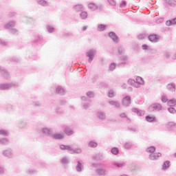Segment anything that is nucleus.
<instances>
[{"label": "nucleus", "instance_id": "f257e3e1", "mask_svg": "<svg viewBox=\"0 0 176 176\" xmlns=\"http://www.w3.org/2000/svg\"><path fill=\"white\" fill-rule=\"evenodd\" d=\"M156 151V148L155 146H150L146 149V152L148 153H151L149 155V159L151 160H157L160 156H162V154L160 153H154V152Z\"/></svg>", "mask_w": 176, "mask_h": 176}, {"label": "nucleus", "instance_id": "f03ea898", "mask_svg": "<svg viewBox=\"0 0 176 176\" xmlns=\"http://www.w3.org/2000/svg\"><path fill=\"white\" fill-rule=\"evenodd\" d=\"M17 86H19V82L1 84L0 85V89L1 90H9L10 89H12V87H17Z\"/></svg>", "mask_w": 176, "mask_h": 176}, {"label": "nucleus", "instance_id": "7ed1b4c3", "mask_svg": "<svg viewBox=\"0 0 176 176\" xmlns=\"http://www.w3.org/2000/svg\"><path fill=\"white\" fill-rule=\"evenodd\" d=\"M162 109H163V106H162V104H160V103H154L148 107V110L151 112L153 111L159 112V111H162Z\"/></svg>", "mask_w": 176, "mask_h": 176}, {"label": "nucleus", "instance_id": "20e7f679", "mask_svg": "<svg viewBox=\"0 0 176 176\" xmlns=\"http://www.w3.org/2000/svg\"><path fill=\"white\" fill-rule=\"evenodd\" d=\"M121 63H118V67H122V65H129V57L127 56H122L120 58Z\"/></svg>", "mask_w": 176, "mask_h": 176}, {"label": "nucleus", "instance_id": "39448f33", "mask_svg": "<svg viewBox=\"0 0 176 176\" xmlns=\"http://www.w3.org/2000/svg\"><path fill=\"white\" fill-rule=\"evenodd\" d=\"M131 104V97L127 96L122 98V104L123 107H129Z\"/></svg>", "mask_w": 176, "mask_h": 176}, {"label": "nucleus", "instance_id": "423d86ee", "mask_svg": "<svg viewBox=\"0 0 176 176\" xmlns=\"http://www.w3.org/2000/svg\"><path fill=\"white\" fill-rule=\"evenodd\" d=\"M3 155L6 157H8V159H12V157H13V156H14V155L13 154V150H12L11 148L4 150L3 151Z\"/></svg>", "mask_w": 176, "mask_h": 176}, {"label": "nucleus", "instance_id": "0eeeda50", "mask_svg": "<svg viewBox=\"0 0 176 176\" xmlns=\"http://www.w3.org/2000/svg\"><path fill=\"white\" fill-rule=\"evenodd\" d=\"M81 100L82 101V104L84 109H87V108H89V104H90V99L87 98L86 96H82Z\"/></svg>", "mask_w": 176, "mask_h": 176}, {"label": "nucleus", "instance_id": "6e6552de", "mask_svg": "<svg viewBox=\"0 0 176 176\" xmlns=\"http://www.w3.org/2000/svg\"><path fill=\"white\" fill-rule=\"evenodd\" d=\"M94 54H96V50H90L86 54L87 57H89L88 61L91 63L94 58Z\"/></svg>", "mask_w": 176, "mask_h": 176}, {"label": "nucleus", "instance_id": "1a4fd4ad", "mask_svg": "<svg viewBox=\"0 0 176 176\" xmlns=\"http://www.w3.org/2000/svg\"><path fill=\"white\" fill-rule=\"evenodd\" d=\"M135 82L138 84V87H136V89H139V87H141V86H144L145 85V81L144 80V78L140 76H137L135 78Z\"/></svg>", "mask_w": 176, "mask_h": 176}, {"label": "nucleus", "instance_id": "9d476101", "mask_svg": "<svg viewBox=\"0 0 176 176\" xmlns=\"http://www.w3.org/2000/svg\"><path fill=\"white\" fill-rule=\"evenodd\" d=\"M15 25H16V21H10L7 23L5 24L4 28L6 30H12V29H13V27H15Z\"/></svg>", "mask_w": 176, "mask_h": 176}, {"label": "nucleus", "instance_id": "9b49d317", "mask_svg": "<svg viewBox=\"0 0 176 176\" xmlns=\"http://www.w3.org/2000/svg\"><path fill=\"white\" fill-rule=\"evenodd\" d=\"M109 105L114 107V108H120V102L118 100H110L109 101Z\"/></svg>", "mask_w": 176, "mask_h": 176}, {"label": "nucleus", "instance_id": "f8f14e48", "mask_svg": "<svg viewBox=\"0 0 176 176\" xmlns=\"http://www.w3.org/2000/svg\"><path fill=\"white\" fill-rule=\"evenodd\" d=\"M109 37L113 41V42H116V43H118L119 42V38L116 35V34L113 32H111L109 33Z\"/></svg>", "mask_w": 176, "mask_h": 176}, {"label": "nucleus", "instance_id": "ddd939ff", "mask_svg": "<svg viewBox=\"0 0 176 176\" xmlns=\"http://www.w3.org/2000/svg\"><path fill=\"white\" fill-rule=\"evenodd\" d=\"M132 111H133L135 113L138 115V116H144L145 115V111L140 110L137 108L132 109Z\"/></svg>", "mask_w": 176, "mask_h": 176}, {"label": "nucleus", "instance_id": "4468645a", "mask_svg": "<svg viewBox=\"0 0 176 176\" xmlns=\"http://www.w3.org/2000/svg\"><path fill=\"white\" fill-rule=\"evenodd\" d=\"M96 116L99 119H100V120H105L107 119V114L103 111H98Z\"/></svg>", "mask_w": 176, "mask_h": 176}, {"label": "nucleus", "instance_id": "2eb2a0df", "mask_svg": "<svg viewBox=\"0 0 176 176\" xmlns=\"http://www.w3.org/2000/svg\"><path fill=\"white\" fill-rule=\"evenodd\" d=\"M69 153L72 155H74L75 153H82V148H74L72 146L71 148H69Z\"/></svg>", "mask_w": 176, "mask_h": 176}, {"label": "nucleus", "instance_id": "dca6fc26", "mask_svg": "<svg viewBox=\"0 0 176 176\" xmlns=\"http://www.w3.org/2000/svg\"><path fill=\"white\" fill-rule=\"evenodd\" d=\"M148 39L151 42H157V41H159V36L156 35V34H151L148 36Z\"/></svg>", "mask_w": 176, "mask_h": 176}, {"label": "nucleus", "instance_id": "f3484780", "mask_svg": "<svg viewBox=\"0 0 176 176\" xmlns=\"http://www.w3.org/2000/svg\"><path fill=\"white\" fill-rule=\"evenodd\" d=\"M56 92L57 94H60L61 96H64L65 94V89L61 87H57L56 88Z\"/></svg>", "mask_w": 176, "mask_h": 176}, {"label": "nucleus", "instance_id": "a211bd4d", "mask_svg": "<svg viewBox=\"0 0 176 176\" xmlns=\"http://www.w3.org/2000/svg\"><path fill=\"white\" fill-rule=\"evenodd\" d=\"M76 170L78 173H82V171H83V166L82 165V163L79 161L77 162Z\"/></svg>", "mask_w": 176, "mask_h": 176}, {"label": "nucleus", "instance_id": "6ab92c4d", "mask_svg": "<svg viewBox=\"0 0 176 176\" xmlns=\"http://www.w3.org/2000/svg\"><path fill=\"white\" fill-rule=\"evenodd\" d=\"M88 8H89V9H90V10L94 11V10H97L98 9V6H97V4H96V3H90L88 5Z\"/></svg>", "mask_w": 176, "mask_h": 176}, {"label": "nucleus", "instance_id": "aec40b11", "mask_svg": "<svg viewBox=\"0 0 176 176\" xmlns=\"http://www.w3.org/2000/svg\"><path fill=\"white\" fill-rule=\"evenodd\" d=\"M42 133L43 134H45V135H50V134H52V129H49V128H43L42 129Z\"/></svg>", "mask_w": 176, "mask_h": 176}, {"label": "nucleus", "instance_id": "412c9836", "mask_svg": "<svg viewBox=\"0 0 176 176\" xmlns=\"http://www.w3.org/2000/svg\"><path fill=\"white\" fill-rule=\"evenodd\" d=\"M176 24V18H174L173 19L167 21L166 22V25H167L168 27H170V25H175Z\"/></svg>", "mask_w": 176, "mask_h": 176}, {"label": "nucleus", "instance_id": "4be33fe9", "mask_svg": "<svg viewBox=\"0 0 176 176\" xmlns=\"http://www.w3.org/2000/svg\"><path fill=\"white\" fill-rule=\"evenodd\" d=\"M0 72L1 74H3L4 78H8L10 75L9 72H8V70L5 69H1V67H0Z\"/></svg>", "mask_w": 176, "mask_h": 176}, {"label": "nucleus", "instance_id": "5701e85b", "mask_svg": "<svg viewBox=\"0 0 176 176\" xmlns=\"http://www.w3.org/2000/svg\"><path fill=\"white\" fill-rule=\"evenodd\" d=\"M88 16H89V14H87V12L86 11H82L80 14V19H82V20H86V19H87Z\"/></svg>", "mask_w": 176, "mask_h": 176}, {"label": "nucleus", "instance_id": "b1692460", "mask_svg": "<svg viewBox=\"0 0 176 176\" xmlns=\"http://www.w3.org/2000/svg\"><path fill=\"white\" fill-rule=\"evenodd\" d=\"M74 10L76 12H83V5L78 4V5L74 6Z\"/></svg>", "mask_w": 176, "mask_h": 176}, {"label": "nucleus", "instance_id": "393cba45", "mask_svg": "<svg viewBox=\"0 0 176 176\" xmlns=\"http://www.w3.org/2000/svg\"><path fill=\"white\" fill-rule=\"evenodd\" d=\"M128 83L129 85H131V86H133V87H138V86H137L138 84L136 83L135 80L130 78L129 80H128Z\"/></svg>", "mask_w": 176, "mask_h": 176}, {"label": "nucleus", "instance_id": "a878e982", "mask_svg": "<svg viewBox=\"0 0 176 176\" xmlns=\"http://www.w3.org/2000/svg\"><path fill=\"white\" fill-rule=\"evenodd\" d=\"M167 89L170 91H175V84L170 83L167 85Z\"/></svg>", "mask_w": 176, "mask_h": 176}, {"label": "nucleus", "instance_id": "bb28decb", "mask_svg": "<svg viewBox=\"0 0 176 176\" xmlns=\"http://www.w3.org/2000/svg\"><path fill=\"white\" fill-rule=\"evenodd\" d=\"M65 133L67 135H72V134H74V131H72L69 127H66L65 129Z\"/></svg>", "mask_w": 176, "mask_h": 176}, {"label": "nucleus", "instance_id": "cd10ccee", "mask_svg": "<svg viewBox=\"0 0 176 176\" xmlns=\"http://www.w3.org/2000/svg\"><path fill=\"white\" fill-rule=\"evenodd\" d=\"M106 171L105 169L104 168H98L96 170V174L99 175H105Z\"/></svg>", "mask_w": 176, "mask_h": 176}, {"label": "nucleus", "instance_id": "c85d7f7f", "mask_svg": "<svg viewBox=\"0 0 176 176\" xmlns=\"http://www.w3.org/2000/svg\"><path fill=\"white\" fill-rule=\"evenodd\" d=\"M113 166H115L116 167L120 168V167H123V166H124V164H123V162H113Z\"/></svg>", "mask_w": 176, "mask_h": 176}, {"label": "nucleus", "instance_id": "c756f323", "mask_svg": "<svg viewBox=\"0 0 176 176\" xmlns=\"http://www.w3.org/2000/svg\"><path fill=\"white\" fill-rule=\"evenodd\" d=\"M18 126H19V129H24V127H25V126H27V122H25L23 120H20L18 123Z\"/></svg>", "mask_w": 176, "mask_h": 176}, {"label": "nucleus", "instance_id": "7c9ffc66", "mask_svg": "<svg viewBox=\"0 0 176 176\" xmlns=\"http://www.w3.org/2000/svg\"><path fill=\"white\" fill-rule=\"evenodd\" d=\"M170 168V162L166 161L164 164L162 165V170H167V168Z\"/></svg>", "mask_w": 176, "mask_h": 176}, {"label": "nucleus", "instance_id": "2f4dec72", "mask_svg": "<svg viewBox=\"0 0 176 176\" xmlns=\"http://www.w3.org/2000/svg\"><path fill=\"white\" fill-rule=\"evenodd\" d=\"M116 65H118L116 63H111L109 66V71H115V69H116Z\"/></svg>", "mask_w": 176, "mask_h": 176}, {"label": "nucleus", "instance_id": "473e14b6", "mask_svg": "<svg viewBox=\"0 0 176 176\" xmlns=\"http://www.w3.org/2000/svg\"><path fill=\"white\" fill-rule=\"evenodd\" d=\"M71 147H72L71 146H69V145L65 146L64 144H61L60 146V148L62 149V151L67 150V151H68L69 153V149H70L69 148H71Z\"/></svg>", "mask_w": 176, "mask_h": 176}, {"label": "nucleus", "instance_id": "72a5a7b5", "mask_svg": "<svg viewBox=\"0 0 176 176\" xmlns=\"http://www.w3.org/2000/svg\"><path fill=\"white\" fill-rule=\"evenodd\" d=\"M52 137L54 138V140H63V138H64V136L60 133H56L53 135Z\"/></svg>", "mask_w": 176, "mask_h": 176}, {"label": "nucleus", "instance_id": "f704fd0d", "mask_svg": "<svg viewBox=\"0 0 176 176\" xmlns=\"http://www.w3.org/2000/svg\"><path fill=\"white\" fill-rule=\"evenodd\" d=\"M98 146V144H97V142L94 141H90L89 143V146L90 148H97Z\"/></svg>", "mask_w": 176, "mask_h": 176}, {"label": "nucleus", "instance_id": "c9c22d12", "mask_svg": "<svg viewBox=\"0 0 176 176\" xmlns=\"http://www.w3.org/2000/svg\"><path fill=\"white\" fill-rule=\"evenodd\" d=\"M0 144H1L2 145H8L9 144V140H8L7 138L0 139Z\"/></svg>", "mask_w": 176, "mask_h": 176}, {"label": "nucleus", "instance_id": "e433bc0d", "mask_svg": "<svg viewBox=\"0 0 176 176\" xmlns=\"http://www.w3.org/2000/svg\"><path fill=\"white\" fill-rule=\"evenodd\" d=\"M168 105H169V107H175L176 105V100L174 99L170 100L168 101Z\"/></svg>", "mask_w": 176, "mask_h": 176}, {"label": "nucleus", "instance_id": "4c0bfd02", "mask_svg": "<svg viewBox=\"0 0 176 176\" xmlns=\"http://www.w3.org/2000/svg\"><path fill=\"white\" fill-rule=\"evenodd\" d=\"M0 135H3V137H8L9 135V132L3 129L0 130Z\"/></svg>", "mask_w": 176, "mask_h": 176}, {"label": "nucleus", "instance_id": "58836bf2", "mask_svg": "<svg viewBox=\"0 0 176 176\" xmlns=\"http://www.w3.org/2000/svg\"><path fill=\"white\" fill-rule=\"evenodd\" d=\"M107 1L110 6H112L113 8H115V6H116V1L115 0H107Z\"/></svg>", "mask_w": 176, "mask_h": 176}, {"label": "nucleus", "instance_id": "ea45409f", "mask_svg": "<svg viewBox=\"0 0 176 176\" xmlns=\"http://www.w3.org/2000/svg\"><path fill=\"white\" fill-rule=\"evenodd\" d=\"M37 2L39 5H41V6H47V1L45 0H37Z\"/></svg>", "mask_w": 176, "mask_h": 176}, {"label": "nucleus", "instance_id": "a19ab883", "mask_svg": "<svg viewBox=\"0 0 176 176\" xmlns=\"http://www.w3.org/2000/svg\"><path fill=\"white\" fill-rule=\"evenodd\" d=\"M116 96V93H115V91H113V89L109 91V97L110 98H113V97H115Z\"/></svg>", "mask_w": 176, "mask_h": 176}, {"label": "nucleus", "instance_id": "79ce46f5", "mask_svg": "<svg viewBox=\"0 0 176 176\" xmlns=\"http://www.w3.org/2000/svg\"><path fill=\"white\" fill-rule=\"evenodd\" d=\"M111 152L113 155H119V149L116 147H113V148H111Z\"/></svg>", "mask_w": 176, "mask_h": 176}, {"label": "nucleus", "instance_id": "37998d69", "mask_svg": "<svg viewBox=\"0 0 176 176\" xmlns=\"http://www.w3.org/2000/svg\"><path fill=\"white\" fill-rule=\"evenodd\" d=\"M133 146V144L130 142H127L124 144L125 149H130Z\"/></svg>", "mask_w": 176, "mask_h": 176}, {"label": "nucleus", "instance_id": "c03bdc74", "mask_svg": "<svg viewBox=\"0 0 176 176\" xmlns=\"http://www.w3.org/2000/svg\"><path fill=\"white\" fill-rule=\"evenodd\" d=\"M155 119H156L155 117H152V116H146V120L147 122H153V120H155Z\"/></svg>", "mask_w": 176, "mask_h": 176}, {"label": "nucleus", "instance_id": "a18cd8bd", "mask_svg": "<svg viewBox=\"0 0 176 176\" xmlns=\"http://www.w3.org/2000/svg\"><path fill=\"white\" fill-rule=\"evenodd\" d=\"M26 173L27 174H29V175H33V174H36L38 171H36V170L28 169Z\"/></svg>", "mask_w": 176, "mask_h": 176}, {"label": "nucleus", "instance_id": "49530a36", "mask_svg": "<svg viewBox=\"0 0 176 176\" xmlns=\"http://www.w3.org/2000/svg\"><path fill=\"white\" fill-rule=\"evenodd\" d=\"M166 1L168 5H170V6H175V5H176L175 0H166Z\"/></svg>", "mask_w": 176, "mask_h": 176}, {"label": "nucleus", "instance_id": "de8ad7c7", "mask_svg": "<svg viewBox=\"0 0 176 176\" xmlns=\"http://www.w3.org/2000/svg\"><path fill=\"white\" fill-rule=\"evenodd\" d=\"M47 30L50 33L54 32V28H53V26H51L50 25H47Z\"/></svg>", "mask_w": 176, "mask_h": 176}, {"label": "nucleus", "instance_id": "09e8293b", "mask_svg": "<svg viewBox=\"0 0 176 176\" xmlns=\"http://www.w3.org/2000/svg\"><path fill=\"white\" fill-rule=\"evenodd\" d=\"M87 96L89 98H94V92L89 91L87 92Z\"/></svg>", "mask_w": 176, "mask_h": 176}, {"label": "nucleus", "instance_id": "8fccbe9b", "mask_svg": "<svg viewBox=\"0 0 176 176\" xmlns=\"http://www.w3.org/2000/svg\"><path fill=\"white\" fill-rule=\"evenodd\" d=\"M105 28H107V26L104 25H98V31H104L105 30Z\"/></svg>", "mask_w": 176, "mask_h": 176}, {"label": "nucleus", "instance_id": "3c124183", "mask_svg": "<svg viewBox=\"0 0 176 176\" xmlns=\"http://www.w3.org/2000/svg\"><path fill=\"white\" fill-rule=\"evenodd\" d=\"M61 163L62 164H68V163H69V161H68V159L67 157H63L61 160Z\"/></svg>", "mask_w": 176, "mask_h": 176}, {"label": "nucleus", "instance_id": "603ef678", "mask_svg": "<svg viewBox=\"0 0 176 176\" xmlns=\"http://www.w3.org/2000/svg\"><path fill=\"white\" fill-rule=\"evenodd\" d=\"M168 112H170V113H175L176 110L175 109H174L173 107H170L168 109Z\"/></svg>", "mask_w": 176, "mask_h": 176}, {"label": "nucleus", "instance_id": "864d4df0", "mask_svg": "<svg viewBox=\"0 0 176 176\" xmlns=\"http://www.w3.org/2000/svg\"><path fill=\"white\" fill-rule=\"evenodd\" d=\"M161 100L162 102H167L168 101V99L165 96H162Z\"/></svg>", "mask_w": 176, "mask_h": 176}, {"label": "nucleus", "instance_id": "5fc2aeb1", "mask_svg": "<svg viewBox=\"0 0 176 176\" xmlns=\"http://www.w3.org/2000/svg\"><path fill=\"white\" fill-rule=\"evenodd\" d=\"M6 171V169H5L3 167L0 166V174H5V172Z\"/></svg>", "mask_w": 176, "mask_h": 176}, {"label": "nucleus", "instance_id": "6e6d98bb", "mask_svg": "<svg viewBox=\"0 0 176 176\" xmlns=\"http://www.w3.org/2000/svg\"><path fill=\"white\" fill-rule=\"evenodd\" d=\"M173 126H175V123L174 122H168L167 124L168 129H170V127H173Z\"/></svg>", "mask_w": 176, "mask_h": 176}, {"label": "nucleus", "instance_id": "4d7b16f0", "mask_svg": "<svg viewBox=\"0 0 176 176\" xmlns=\"http://www.w3.org/2000/svg\"><path fill=\"white\" fill-rule=\"evenodd\" d=\"M11 34H17L19 32V30L17 29H11L10 30Z\"/></svg>", "mask_w": 176, "mask_h": 176}, {"label": "nucleus", "instance_id": "13d9d810", "mask_svg": "<svg viewBox=\"0 0 176 176\" xmlns=\"http://www.w3.org/2000/svg\"><path fill=\"white\" fill-rule=\"evenodd\" d=\"M0 45H2V46H6L8 45V42L3 41L0 39Z\"/></svg>", "mask_w": 176, "mask_h": 176}, {"label": "nucleus", "instance_id": "bf43d9fd", "mask_svg": "<svg viewBox=\"0 0 176 176\" xmlns=\"http://www.w3.org/2000/svg\"><path fill=\"white\" fill-rule=\"evenodd\" d=\"M170 56H171V54H170V52L164 53V57H166V58H170Z\"/></svg>", "mask_w": 176, "mask_h": 176}, {"label": "nucleus", "instance_id": "052dcab7", "mask_svg": "<svg viewBox=\"0 0 176 176\" xmlns=\"http://www.w3.org/2000/svg\"><path fill=\"white\" fill-rule=\"evenodd\" d=\"M143 50H148V45L146 44H144L142 46Z\"/></svg>", "mask_w": 176, "mask_h": 176}, {"label": "nucleus", "instance_id": "680f3d73", "mask_svg": "<svg viewBox=\"0 0 176 176\" xmlns=\"http://www.w3.org/2000/svg\"><path fill=\"white\" fill-rule=\"evenodd\" d=\"M120 118H127V116L126 115L125 113H122L120 114Z\"/></svg>", "mask_w": 176, "mask_h": 176}, {"label": "nucleus", "instance_id": "e2e57ef3", "mask_svg": "<svg viewBox=\"0 0 176 176\" xmlns=\"http://www.w3.org/2000/svg\"><path fill=\"white\" fill-rule=\"evenodd\" d=\"M124 6H126V1H122V2L120 3V7H121V8H124Z\"/></svg>", "mask_w": 176, "mask_h": 176}, {"label": "nucleus", "instance_id": "0e129e2a", "mask_svg": "<svg viewBox=\"0 0 176 176\" xmlns=\"http://www.w3.org/2000/svg\"><path fill=\"white\" fill-rule=\"evenodd\" d=\"M118 53L119 54H122V53H123V49H122V47H120L118 49Z\"/></svg>", "mask_w": 176, "mask_h": 176}, {"label": "nucleus", "instance_id": "69168bd1", "mask_svg": "<svg viewBox=\"0 0 176 176\" xmlns=\"http://www.w3.org/2000/svg\"><path fill=\"white\" fill-rule=\"evenodd\" d=\"M138 38H139V39H144V35L140 34V35H139Z\"/></svg>", "mask_w": 176, "mask_h": 176}, {"label": "nucleus", "instance_id": "338daca9", "mask_svg": "<svg viewBox=\"0 0 176 176\" xmlns=\"http://www.w3.org/2000/svg\"><path fill=\"white\" fill-rule=\"evenodd\" d=\"M172 58H173V60H176V52L173 54Z\"/></svg>", "mask_w": 176, "mask_h": 176}, {"label": "nucleus", "instance_id": "774afa93", "mask_svg": "<svg viewBox=\"0 0 176 176\" xmlns=\"http://www.w3.org/2000/svg\"><path fill=\"white\" fill-rule=\"evenodd\" d=\"M87 30V26H84L82 28L83 31H86Z\"/></svg>", "mask_w": 176, "mask_h": 176}]
</instances>
